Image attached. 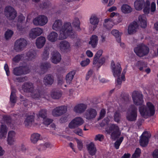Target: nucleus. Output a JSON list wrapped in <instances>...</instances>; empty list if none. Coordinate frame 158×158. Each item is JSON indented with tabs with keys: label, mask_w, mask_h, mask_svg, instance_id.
Listing matches in <instances>:
<instances>
[{
	"label": "nucleus",
	"mask_w": 158,
	"mask_h": 158,
	"mask_svg": "<svg viewBox=\"0 0 158 158\" xmlns=\"http://www.w3.org/2000/svg\"><path fill=\"white\" fill-rule=\"evenodd\" d=\"M34 87L32 83L28 82L25 83L22 87V89L25 92H30L32 98H38L40 96V93L37 90L34 89Z\"/></svg>",
	"instance_id": "5"
},
{
	"label": "nucleus",
	"mask_w": 158,
	"mask_h": 158,
	"mask_svg": "<svg viewBox=\"0 0 158 158\" xmlns=\"http://www.w3.org/2000/svg\"><path fill=\"white\" fill-rule=\"evenodd\" d=\"M104 136L102 135L99 134L95 136L94 139L95 141L99 140L101 141L104 139Z\"/></svg>",
	"instance_id": "56"
},
{
	"label": "nucleus",
	"mask_w": 158,
	"mask_h": 158,
	"mask_svg": "<svg viewBox=\"0 0 158 158\" xmlns=\"http://www.w3.org/2000/svg\"><path fill=\"white\" fill-rule=\"evenodd\" d=\"M84 123V120L81 117H76L73 119L69 123V127L71 129H74L82 125Z\"/></svg>",
	"instance_id": "9"
},
{
	"label": "nucleus",
	"mask_w": 158,
	"mask_h": 158,
	"mask_svg": "<svg viewBox=\"0 0 158 158\" xmlns=\"http://www.w3.org/2000/svg\"><path fill=\"white\" fill-rule=\"evenodd\" d=\"M134 51L137 56L139 57H142L148 54L149 49L147 46L142 44L135 48Z\"/></svg>",
	"instance_id": "6"
},
{
	"label": "nucleus",
	"mask_w": 158,
	"mask_h": 158,
	"mask_svg": "<svg viewBox=\"0 0 158 158\" xmlns=\"http://www.w3.org/2000/svg\"><path fill=\"white\" fill-rule=\"evenodd\" d=\"M62 94L60 92L53 91L51 93V96L54 99L59 98L61 96Z\"/></svg>",
	"instance_id": "39"
},
{
	"label": "nucleus",
	"mask_w": 158,
	"mask_h": 158,
	"mask_svg": "<svg viewBox=\"0 0 158 158\" xmlns=\"http://www.w3.org/2000/svg\"><path fill=\"white\" fill-rule=\"evenodd\" d=\"M151 136L150 133L148 132H144L141 136L139 140L140 145L143 147L147 146L148 143L149 139Z\"/></svg>",
	"instance_id": "14"
},
{
	"label": "nucleus",
	"mask_w": 158,
	"mask_h": 158,
	"mask_svg": "<svg viewBox=\"0 0 158 158\" xmlns=\"http://www.w3.org/2000/svg\"><path fill=\"white\" fill-rule=\"evenodd\" d=\"M27 44V42L26 40L24 39H20L16 41L14 49L16 51L19 52L25 47Z\"/></svg>",
	"instance_id": "10"
},
{
	"label": "nucleus",
	"mask_w": 158,
	"mask_h": 158,
	"mask_svg": "<svg viewBox=\"0 0 158 158\" xmlns=\"http://www.w3.org/2000/svg\"><path fill=\"white\" fill-rule=\"evenodd\" d=\"M13 34V32L11 30H7L5 34V37L6 40L10 38Z\"/></svg>",
	"instance_id": "42"
},
{
	"label": "nucleus",
	"mask_w": 158,
	"mask_h": 158,
	"mask_svg": "<svg viewBox=\"0 0 158 158\" xmlns=\"http://www.w3.org/2000/svg\"><path fill=\"white\" fill-rule=\"evenodd\" d=\"M102 51L101 50H100L97 52L94 58V60L93 61V64L94 65L95 64L97 63V62L98 61V60L99 58L102 55Z\"/></svg>",
	"instance_id": "37"
},
{
	"label": "nucleus",
	"mask_w": 158,
	"mask_h": 158,
	"mask_svg": "<svg viewBox=\"0 0 158 158\" xmlns=\"http://www.w3.org/2000/svg\"><path fill=\"white\" fill-rule=\"evenodd\" d=\"M27 55L28 58H26V59H27L28 60H32L36 56V53L35 52H29L27 53Z\"/></svg>",
	"instance_id": "43"
},
{
	"label": "nucleus",
	"mask_w": 158,
	"mask_h": 158,
	"mask_svg": "<svg viewBox=\"0 0 158 158\" xmlns=\"http://www.w3.org/2000/svg\"><path fill=\"white\" fill-rule=\"evenodd\" d=\"M25 19V17L22 15H20L18 16L17 26V28L19 31L25 30V27L22 26L23 22L24 21Z\"/></svg>",
	"instance_id": "23"
},
{
	"label": "nucleus",
	"mask_w": 158,
	"mask_h": 158,
	"mask_svg": "<svg viewBox=\"0 0 158 158\" xmlns=\"http://www.w3.org/2000/svg\"><path fill=\"white\" fill-rule=\"evenodd\" d=\"M58 35L57 33L54 31L51 32L47 37L48 40L51 42H55L57 40Z\"/></svg>",
	"instance_id": "30"
},
{
	"label": "nucleus",
	"mask_w": 158,
	"mask_h": 158,
	"mask_svg": "<svg viewBox=\"0 0 158 158\" xmlns=\"http://www.w3.org/2000/svg\"><path fill=\"white\" fill-rule=\"evenodd\" d=\"M46 111L45 110H41L37 115L38 118L37 119V120L38 122L35 123L34 120V115L28 114L27 116L24 121V125L26 127H28L32 126H35L37 125H40L41 123L40 121L41 120L40 119V118L43 119L46 117Z\"/></svg>",
	"instance_id": "4"
},
{
	"label": "nucleus",
	"mask_w": 158,
	"mask_h": 158,
	"mask_svg": "<svg viewBox=\"0 0 158 158\" xmlns=\"http://www.w3.org/2000/svg\"><path fill=\"white\" fill-rule=\"evenodd\" d=\"M111 33L117 39L120 38V37L122 34L121 32H119L118 30L115 29L112 30Z\"/></svg>",
	"instance_id": "41"
},
{
	"label": "nucleus",
	"mask_w": 158,
	"mask_h": 158,
	"mask_svg": "<svg viewBox=\"0 0 158 158\" xmlns=\"http://www.w3.org/2000/svg\"><path fill=\"white\" fill-rule=\"evenodd\" d=\"M72 24L75 27L76 30L77 31L80 30V22L78 18H74L73 22Z\"/></svg>",
	"instance_id": "38"
},
{
	"label": "nucleus",
	"mask_w": 158,
	"mask_h": 158,
	"mask_svg": "<svg viewBox=\"0 0 158 158\" xmlns=\"http://www.w3.org/2000/svg\"><path fill=\"white\" fill-rule=\"evenodd\" d=\"M90 62V60L89 59H86V60L82 61L81 63V64L82 66L85 67L88 65Z\"/></svg>",
	"instance_id": "59"
},
{
	"label": "nucleus",
	"mask_w": 158,
	"mask_h": 158,
	"mask_svg": "<svg viewBox=\"0 0 158 158\" xmlns=\"http://www.w3.org/2000/svg\"><path fill=\"white\" fill-rule=\"evenodd\" d=\"M60 112L59 111L58 107L53 109L52 112V115L54 116H60Z\"/></svg>",
	"instance_id": "44"
},
{
	"label": "nucleus",
	"mask_w": 158,
	"mask_h": 158,
	"mask_svg": "<svg viewBox=\"0 0 158 158\" xmlns=\"http://www.w3.org/2000/svg\"><path fill=\"white\" fill-rule=\"evenodd\" d=\"M43 30L39 27L34 28L31 29L29 33V36L30 38L34 39L37 36L41 35L43 33Z\"/></svg>",
	"instance_id": "13"
},
{
	"label": "nucleus",
	"mask_w": 158,
	"mask_h": 158,
	"mask_svg": "<svg viewBox=\"0 0 158 158\" xmlns=\"http://www.w3.org/2000/svg\"><path fill=\"white\" fill-rule=\"evenodd\" d=\"M107 133L110 134L111 138L114 140L121 136L114 143V146L115 148L118 149L121 143L123 141L125 135L124 133L121 134L120 129L118 126L114 124H112L106 129Z\"/></svg>",
	"instance_id": "3"
},
{
	"label": "nucleus",
	"mask_w": 158,
	"mask_h": 158,
	"mask_svg": "<svg viewBox=\"0 0 158 158\" xmlns=\"http://www.w3.org/2000/svg\"><path fill=\"white\" fill-rule=\"evenodd\" d=\"M110 118L107 117L105 118L101 123V126H103L107 124L110 121Z\"/></svg>",
	"instance_id": "58"
},
{
	"label": "nucleus",
	"mask_w": 158,
	"mask_h": 158,
	"mask_svg": "<svg viewBox=\"0 0 158 158\" xmlns=\"http://www.w3.org/2000/svg\"><path fill=\"white\" fill-rule=\"evenodd\" d=\"M48 22L47 17L43 15H39L34 19L33 23L35 26H43L45 25Z\"/></svg>",
	"instance_id": "8"
},
{
	"label": "nucleus",
	"mask_w": 158,
	"mask_h": 158,
	"mask_svg": "<svg viewBox=\"0 0 158 158\" xmlns=\"http://www.w3.org/2000/svg\"><path fill=\"white\" fill-rule=\"evenodd\" d=\"M111 68L114 77L119 76L122 70L120 64L119 63H118L115 64L114 62L112 61L111 64Z\"/></svg>",
	"instance_id": "12"
},
{
	"label": "nucleus",
	"mask_w": 158,
	"mask_h": 158,
	"mask_svg": "<svg viewBox=\"0 0 158 158\" xmlns=\"http://www.w3.org/2000/svg\"><path fill=\"white\" fill-rule=\"evenodd\" d=\"M150 2L149 0H147L144 4L143 12L145 14H148L150 12Z\"/></svg>",
	"instance_id": "36"
},
{
	"label": "nucleus",
	"mask_w": 158,
	"mask_h": 158,
	"mask_svg": "<svg viewBox=\"0 0 158 158\" xmlns=\"http://www.w3.org/2000/svg\"><path fill=\"white\" fill-rule=\"evenodd\" d=\"M54 77L52 74H48L44 78V83L46 85H51L53 83Z\"/></svg>",
	"instance_id": "25"
},
{
	"label": "nucleus",
	"mask_w": 158,
	"mask_h": 158,
	"mask_svg": "<svg viewBox=\"0 0 158 158\" xmlns=\"http://www.w3.org/2000/svg\"><path fill=\"white\" fill-rule=\"evenodd\" d=\"M87 107V105L83 103L78 104L74 107V110L77 113H80L83 112Z\"/></svg>",
	"instance_id": "28"
},
{
	"label": "nucleus",
	"mask_w": 158,
	"mask_h": 158,
	"mask_svg": "<svg viewBox=\"0 0 158 158\" xmlns=\"http://www.w3.org/2000/svg\"><path fill=\"white\" fill-rule=\"evenodd\" d=\"M11 92L10 96V101L13 103L16 102V98L15 96V90L11 88Z\"/></svg>",
	"instance_id": "40"
},
{
	"label": "nucleus",
	"mask_w": 158,
	"mask_h": 158,
	"mask_svg": "<svg viewBox=\"0 0 158 158\" xmlns=\"http://www.w3.org/2000/svg\"><path fill=\"white\" fill-rule=\"evenodd\" d=\"M147 19L144 14L139 15L138 18V22L142 27L145 28L147 26Z\"/></svg>",
	"instance_id": "20"
},
{
	"label": "nucleus",
	"mask_w": 158,
	"mask_h": 158,
	"mask_svg": "<svg viewBox=\"0 0 158 158\" xmlns=\"http://www.w3.org/2000/svg\"><path fill=\"white\" fill-rule=\"evenodd\" d=\"M86 148L89 153L90 155H94L95 154L96 149L94 144L93 142H90L87 144Z\"/></svg>",
	"instance_id": "29"
},
{
	"label": "nucleus",
	"mask_w": 158,
	"mask_h": 158,
	"mask_svg": "<svg viewBox=\"0 0 158 158\" xmlns=\"http://www.w3.org/2000/svg\"><path fill=\"white\" fill-rule=\"evenodd\" d=\"M23 96H21L20 97V100L21 101V102H23L22 103L25 106H27V103H29V102L27 100H23Z\"/></svg>",
	"instance_id": "62"
},
{
	"label": "nucleus",
	"mask_w": 158,
	"mask_h": 158,
	"mask_svg": "<svg viewBox=\"0 0 158 158\" xmlns=\"http://www.w3.org/2000/svg\"><path fill=\"white\" fill-rule=\"evenodd\" d=\"M98 40V36L95 35H93L90 38V41L89 44L91 45L92 47L95 48L97 45Z\"/></svg>",
	"instance_id": "34"
},
{
	"label": "nucleus",
	"mask_w": 158,
	"mask_h": 158,
	"mask_svg": "<svg viewBox=\"0 0 158 158\" xmlns=\"http://www.w3.org/2000/svg\"><path fill=\"white\" fill-rule=\"evenodd\" d=\"M16 141V133L14 131H10L8 133L7 142L8 144L10 145L14 144Z\"/></svg>",
	"instance_id": "19"
},
{
	"label": "nucleus",
	"mask_w": 158,
	"mask_h": 158,
	"mask_svg": "<svg viewBox=\"0 0 158 158\" xmlns=\"http://www.w3.org/2000/svg\"><path fill=\"white\" fill-rule=\"evenodd\" d=\"M105 61V58L104 57L101 58L99 60H98V61L97 63L95 64V66H96H96L99 68L104 63Z\"/></svg>",
	"instance_id": "48"
},
{
	"label": "nucleus",
	"mask_w": 158,
	"mask_h": 158,
	"mask_svg": "<svg viewBox=\"0 0 158 158\" xmlns=\"http://www.w3.org/2000/svg\"><path fill=\"white\" fill-rule=\"evenodd\" d=\"M106 114V111L104 109H102L101 110L100 116L98 119V120H99L103 118Z\"/></svg>",
	"instance_id": "61"
},
{
	"label": "nucleus",
	"mask_w": 158,
	"mask_h": 158,
	"mask_svg": "<svg viewBox=\"0 0 158 158\" xmlns=\"http://www.w3.org/2000/svg\"><path fill=\"white\" fill-rule=\"evenodd\" d=\"M145 2L144 0H136L134 3L135 9L136 10H141Z\"/></svg>",
	"instance_id": "26"
},
{
	"label": "nucleus",
	"mask_w": 158,
	"mask_h": 158,
	"mask_svg": "<svg viewBox=\"0 0 158 158\" xmlns=\"http://www.w3.org/2000/svg\"><path fill=\"white\" fill-rule=\"evenodd\" d=\"M50 64L49 63H44L41 64L40 68L43 70H44L50 67Z\"/></svg>",
	"instance_id": "47"
},
{
	"label": "nucleus",
	"mask_w": 158,
	"mask_h": 158,
	"mask_svg": "<svg viewBox=\"0 0 158 158\" xmlns=\"http://www.w3.org/2000/svg\"><path fill=\"white\" fill-rule=\"evenodd\" d=\"M97 114L96 110L92 108H89L87 110L84 117L87 120H92L95 118Z\"/></svg>",
	"instance_id": "15"
},
{
	"label": "nucleus",
	"mask_w": 158,
	"mask_h": 158,
	"mask_svg": "<svg viewBox=\"0 0 158 158\" xmlns=\"http://www.w3.org/2000/svg\"><path fill=\"white\" fill-rule=\"evenodd\" d=\"M41 146L40 149L42 150H45L47 148H51V144L48 143H44L41 144L40 145Z\"/></svg>",
	"instance_id": "52"
},
{
	"label": "nucleus",
	"mask_w": 158,
	"mask_h": 158,
	"mask_svg": "<svg viewBox=\"0 0 158 158\" xmlns=\"http://www.w3.org/2000/svg\"><path fill=\"white\" fill-rule=\"evenodd\" d=\"M7 128L6 126L2 125L0 130V138L2 139L6 137L7 132Z\"/></svg>",
	"instance_id": "33"
},
{
	"label": "nucleus",
	"mask_w": 158,
	"mask_h": 158,
	"mask_svg": "<svg viewBox=\"0 0 158 158\" xmlns=\"http://www.w3.org/2000/svg\"><path fill=\"white\" fill-rule=\"evenodd\" d=\"M73 132L74 133L79 136H81L83 135L82 131V129L79 128L75 129Z\"/></svg>",
	"instance_id": "57"
},
{
	"label": "nucleus",
	"mask_w": 158,
	"mask_h": 158,
	"mask_svg": "<svg viewBox=\"0 0 158 158\" xmlns=\"http://www.w3.org/2000/svg\"><path fill=\"white\" fill-rule=\"evenodd\" d=\"M4 69L6 71V74L7 76L9 75L10 72L9 69V68L7 64H6L4 66Z\"/></svg>",
	"instance_id": "63"
},
{
	"label": "nucleus",
	"mask_w": 158,
	"mask_h": 158,
	"mask_svg": "<svg viewBox=\"0 0 158 158\" xmlns=\"http://www.w3.org/2000/svg\"><path fill=\"white\" fill-rule=\"evenodd\" d=\"M59 111L60 113V115L62 114L65 113L67 110V108L66 106H62L60 107H58Z\"/></svg>",
	"instance_id": "53"
},
{
	"label": "nucleus",
	"mask_w": 158,
	"mask_h": 158,
	"mask_svg": "<svg viewBox=\"0 0 158 158\" xmlns=\"http://www.w3.org/2000/svg\"><path fill=\"white\" fill-rule=\"evenodd\" d=\"M103 26L107 29L111 28L113 26V22L110 18L106 19L104 20L103 23Z\"/></svg>",
	"instance_id": "31"
},
{
	"label": "nucleus",
	"mask_w": 158,
	"mask_h": 158,
	"mask_svg": "<svg viewBox=\"0 0 158 158\" xmlns=\"http://www.w3.org/2000/svg\"><path fill=\"white\" fill-rule=\"evenodd\" d=\"M23 55H18L15 56L13 59V60L15 62H17L23 59L24 58Z\"/></svg>",
	"instance_id": "50"
},
{
	"label": "nucleus",
	"mask_w": 158,
	"mask_h": 158,
	"mask_svg": "<svg viewBox=\"0 0 158 158\" xmlns=\"http://www.w3.org/2000/svg\"><path fill=\"white\" fill-rule=\"evenodd\" d=\"M43 123L46 126H48L52 122V120L47 117L43 119Z\"/></svg>",
	"instance_id": "51"
},
{
	"label": "nucleus",
	"mask_w": 158,
	"mask_h": 158,
	"mask_svg": "<svg viewBox=\"0 0 158 158\" xmlns=\"http://www.w3.org/2000/svg\"><path fill=\"white\" fill-rule=\"evenodd\" d=\"M49 52L47 49H44L42 55V57L43 60H47L48 58Z\"/></svg>",
	"instance_id": "46"
},
{
	"label": "nucleus",
	"mask_w": 158,
	"mask_h": 158,
	"mask_svg": "<svg viewBox=\"0 0 158 158\" xmlns=\"http://www.w3.org/2000/svg\"><path fill=\"white\" fill-rule=\"evenodd\" d=\"M40 135L39 134L34 133L31 136L30 140L33 143H36L40 139Z\"/></svg>",
	"instance_id": "35"
},
{
	"label": "nucleus",
	"mask_w": 158,
	"mask_h": 158,
	"mask_svg": "<svg viewBox=\"0 0 158 158\" xmlns=\"http://www.w3.org/2000/svg\"><path fill=\"white\" fill-rule=\"evenodd\" d=\"M52 29L58 31L60 30L59 38L60 40L66 39L68 37L72 38L74 37L75 32L73 30L71 23L64 22L62 25V21L60 19L55 20L52 26Z\"/></svg>",
	"instance_id": "2"
},
{
	"label": "nucleus",
	"mask_w": 158,
	"mask_h": 158,
	"mask_svg": "<svg viewBox=\"0 0 158 158\" xmlns=\"http://www.w3.org/2000/svg\"><path fill=\"white\" fill-rule=\"evenodd\" d=\"M29 72L27 68L26 67H19L15 68L13 73L17 76L23 74H26Z\"/></svg>",
	"instance_id": "18"
},
{
	"label": "nucleus",
	"mask_w": 158,
	"mask_h": 158,
	"mask_svg": "<svg viewBox=\"0 0 158 158\" xmlns=\"http://www.w3.org/2000/svg\"><path fill=\"white\" fill-rule=\"evenodd\" d=\"M77 144V147L79 150H81L83 148V143L81 140H79L77 139H75Z\"/></svg>",
	"instance_id": "54"
},
{
	"label": "nucleus",
	"mask_w": 158,
	"mask_h": 158,
	"mask_svg": "<svg viewBox=\"0 0 158 158\" xmlns=\"http://www.w3.org/2000/svg\"><path fill=\"white\" fill-rule=\"evenodd\" d=\"M138 29L137 23L134 21L130 23L127 28V32L129 35H131L135 33Z\"/></svg>",
	"instance_id": "17"
},
{
	"label": "nucleus",
	"mask_w": 158,
	"mask_h": 158,
	"mask_svg": "<svg viewBox=\"0 0 158 158\" xmlns=\"http://www.w3.org/2000/svg\"><path fill=\"white\" fill-rule=\"evenodd\" d=\"M137 108L134 105H131L126 115L127 119L131 121L136 120L137 117Z\"/></svg>",
	"instance_id": "7"
},
{
	"label": "nucleus",
	"mask_w": 158,
	"mask_h": 158,
	"mask_svg": "<svg viewBox=\"0 0 158 158\" xmlns=\"http://www.w3.org/2000/svg\"><path fill=\"white\" fill-rule=\"evenodd\" d=\"M51 59L52 63L57 64L60 61L61 59V56L58 52H54L52 53Z\"/></svg>",
	"instance_id": "22"
},
{
	"label": "nucleus",
	"mask_w": 158,
	"mask_h": 158,
	"mask_svg": "<svg viewBox=\"0 0 158 158\" xmlns=\"http://www.w3.org/2000/svg\"><path fill=\"white\" fill-rule=\"evenodd\" d=\"M141 153L140 150L139 148H136L134 153L132 155V158H137L140 156Z\"/></svg>",
	"instance_id": "45"
},
{
	"label": "nucleus",
	"mask_w": 158,
	"mask_h": 158,
	"mask_svg": "<svg viewBox=\"0 0 158 158\" xmlns=\"http://www.w3.org/2000/svg\"><path fill=\"white\" fill-rule=\"evenodd\" d=\"M5 14L6 16L9 20L14 19L16 16V12L12 7H6L5 10Z\"/></svg>",
	"instance_id": "11"
},
{
	"label": "nucleus",
	"mask_w": 158,
	"mask_h": 158,
	"mask_svg": "<svg viewBox=\"0 0 158 158\" xmlns=\"http://www.w3.org/2000/svg\"><path fill=\"white\" fill-rule=\"evenodd\" d=\"M132 98L134 103L136 105H140L139 111L141 115L144 118L153 115L155 112L154 106L150 102L147 103L145 107L143 104V95L140 92L134 91L132 93Z\"/></svg>",
	"instance_id": "1"
},
{
	"label": "nucleus",
	"mask_w": 158,
	"mask_h": 158,
	"mask_svg": "<svg viewBox=\"0 0 158 158\" xmlns=\"http://www.w3.org/2000/svg\"><path fill=\"white\" fill-rule=\"evenodd\" d=\"M59 47L61 51L64 52H69L71 49L70 43L65 40L61 41L59 44Z\"/></svg>",
	"instance_id": "16"
},
{
	"label": "nucleus",
	"mask_w": 158,
	"mask_h": 158,
	"mask_svg": "<svg viewBox=\"0 0 158 158\" xmlns=\"http://www.w3.org/2000/svg\"><path fill=\"white\" fill-rule=\"evenodd\" d=\"M75 72L74 71H73L69 72L66 76V83L68 84H70L71 83L74 75Z\"/></svg>",
	"instance_id": "32"
},
{
	"label": "nucleus",
	"mask_w": 158,
	"mask_h": 158,
	"mask_svg": "<svg viewBox=\"0 0 158 158\" xmlns=\"http://www.w3.org/2000/svg\"><path fill=\"white\" fill-rule=\"evenodd\" d=\"M121 11L124 14H129L132 12L133 9L132 7L127 4H124L121 6Z\"/></svg>",
	"instance_id": "27"
},
{
	"label": "nucleus",
	"mask_w": 158,
	"mask_h": 158,
	"mask_svg": "<svg viewBox=\"0 0 158 158\" xmlns=\"http://www.w3.org/2000/svg\"><path fill=\"white\" fill-rule=\"evenodd\" d=\"M156 10V4L155 2H152L151 4L150 12L152 14Z\"/></svg>",
	"instance_id": "55"
},
{
	"label": "nucleus",
	"mask_w": 158,
	"mask_h": 158,
	"mask_svg": "<svg viewBox=\"0 0 158 158\" xmlns=\"http://www.w3.org/2000/svg\"><path fill=\"white\" fill-rule=\"evenodd\" d=\"M99 34L101 37L100 41L102 43L104 42L106 40V35H105V31H101Z\"/></svg>",
	"instance_id": "49"
},
{
	"label": "nucleus",
	"mask_w": 158,
	"mask_h": 158,
	"mask_svg": "<svg viewBox=\"0 0 158 158\" xmlns=\"http://www.w3.org/2000/svg\"><path fill=\"white\" fill-rule=\"evenodd\" d=\"M99 22V18L95 15H92L89 19V23L93 26L92 29L94 30L96 27Z\"/></svg>",
	"instance_id": "21"
},
{
	"label": "nucleus",
	"mask_w": 158,
	"mask_h": 158,
	"mask_svg": "<svg viewBox=\"0 0 158 158\" xmlns=\"http://www.w3.org/2000/svg\"><path fill=\"white\" fill-rule=\"evenodd\" d=\"M153 158H158V149L155 150L153 153Z\"/></svg>",
	"instance_id": "64"
},
{
	"label": "nucleus",
	"mask_w": 158,
	"mask_h": 158,
	"mask_svg": "<svg viewBox=\"0 0 158 158\" xmlns=\"http://www.w3.org/2000/svg\"><path fill=\"white\" fill-rule=\"evenodd\" d=\"M114 119L116 122H118L120 119L119 113L118 112H116L114 114Z\"/></svg>",
	"instance_id": "60"
},
{
	"label": "nucleus",
	"mask_w": 158,
	"mask_h": 158,
	"mask_svg": "<svg viewBox=\"0 0 158 158\" xmlns=\"http://www.w3.org/2000/svg\"><path fill=\"white\" fill-rule=\"evenodd\" d=\"M46 38L44 37L41 36L37 39L35 44L37 48H41L44 45L46 42Z\"/></svg>",
	"instance_id": "24"
}]
</instances>
